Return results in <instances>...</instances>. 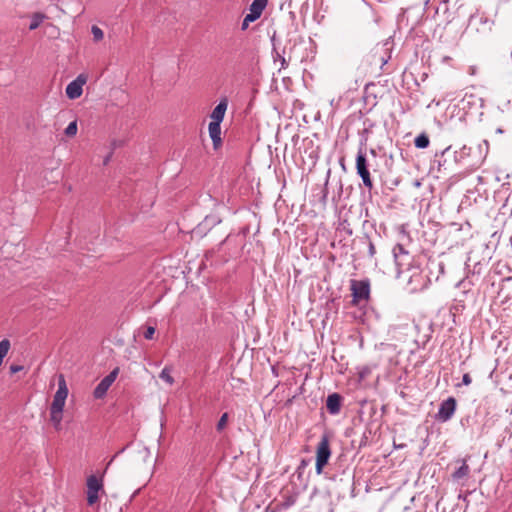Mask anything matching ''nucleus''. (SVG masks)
<instances>
[{
	"instance_id": "f257e3e1",
	"label": "nucleus",
	"mask_w": 512,
	"mask_h": 512,
	"mask_svg": "<svg viewBox=\"0 0 512 512\" xmlns=\"http://www.w3.org/2000/svg\"><path fill=\"white\" fill-rule=\"evenodd\" d=\"M372 126L373 124L369 123V125L365 127L361 132L360 148L357 152L355 163L356 173L361 178L364 187L368 190L369 193H371L374 188V183L369 170L372 164L369 162L363 146H366Z\"/></svg>"
},
{
	"instance_id": "aec40b11",
	"label": "nucleus",
	"mask_w": 512,
	"mask_h": 512,
	"mask_svg": "<svg viewBox=\"0 0 512 512\" xmlns=\"http://www.w3.org/2000/svg\"><path fill=\"white\" fill-rule=\"evenodd\" d=\"M337 230L340 233H344L346 236H349V237L352 236V234H353V228L347 219H343L340 221Z\"/></svg>"
},
{
	"instance_id": "4be33fe9",
	"label": "nucleus",
	"mask_w": 512,
	"mask_h": 512,
	"mask_svg": "<svg viewBox=\"0 0 512 512\" xmlns=\"http://www.w3.org/2000/svg\"><path fill=\"white\" fill-rule=\"evenodd\" d=\"M272 55L274 62H280V69H286L288 67V61L285 59L283 54L276 50L275 47L273 48Z\"/></svg>"
},
{
	"instance_id": "39448f33",
	"label": "nucleus",
	"mask_w": 512,
	"mask_h": 512,
	"mask_svg": "<svg viewBox=\"0 0 512 512\" xmlns=\"http://www.w3.org/2000/svg\"><path fill=\"white\" fill-rule=\"evenodd\" d=\"M331 456L330 442L327 434H323L317 445L316 450V473L321 474L324 466L328 463Z\"/></svg>"
},
{
	"instance_id": "20e7f679",
	"label": "nucleus",
	"mask_w": 512,
	"mask_h": 512,
	"mask_svg": "<svg viewBox=\"0 0 512 512\" xmlns=\"http://www.w3.org/2000/svg\"><path fill=\"white\" fill-rule=\"evenodd\" d=\"M493 23L484 15H470L467 30L469 33H477L481 36H487L492 31Z\"/></svg>"
},
{
	"instance_id": "f3484780",
	"label": "nucleus",
	"mask_w": 512,
	"mask_h": 512,
	"mask_svg": "<svg viewBox=\"0 0 512 512\" xmlns=\"http://www.w3.org/2000/svg\"><path fill=\"white\" fill-rule=\"evenodd\" d=\"M470 468L466 463V460H461V466L452 473L453 480H461L469 475Z\"/></svg>"
},
{
	"instance_id": "2eb2a0df",
	"label": "nucleus",
	"mask_w": 512,
	"mask_h": 512,
	"mask_svg": "<svg viewBox=\"0 0 512 512\" xmlns=\"http://www.w3.org/2000/svg\"><path fill=\"white\" fill-rule=\"evenodd\" d=\"M471 147L463 145L459 150L454 152V160L457 164L466 165L468 163V158L471 154Z\"/></svg>"
},
{
	"instance_id": "cd10ccee",
	"label": "nucleus",
	"mask_w": 512,
	"mask_h": 512,
	"mask_svg": "<svg viewBox=\"0 0 512 512\" xmlns=\"http://www.w3.org/2000/svg\"><path fill=\"white\" fill-rule=\"evenodd\" d=\"M227 420H228V414L227 413L222 414V416L220 417V419L217 423V426H216L218 431H221L225 428V426L227 424Z\"/></svg>"
},
{
	"instance_id": "5701e85b",
	"label": "nucleus",
	"mask_w": 512,
	"mask_h": 512,
	"mask_svg": "<svg viewBox=\"0 0 512 512\" xmlns=\"http://www.w3.org/2000/svg\"><path fill=\"white\" fill-rule=\"evenodd\" d=\"M159 377L165 381L166 383H168L169 385H172L174 383V379L173 377L171 376V369L168 368V367H164L162 369V371L160 372V375Z\"/></svg>"
},
{
	"instance_id": "0eeeda50",
	"label": "nucleus",
	"mask_w": 512,
	"mask_h": 512,
	"mask_svg": "<svg viewBox=\"0 0 512 512\" xmlns=\"http://www.w3.org/2000/svg\"><path fill=\"white\" fill-rule=\"evenodd\" d=\"M457 401L454 397H448L440 403L435 419L439 422L449 421L456 411Z\"/></svg>"
},
{
	"instance_id": "423d86ee",
	"label": "nucleus",
	"mask_w": 512,
	"mask_h": 512,
	"mask_svg": "<svg viewBox=\"0 0 512 512\" xmlns=\"http://www.w3.org/2000/svg\"><path fill=\"white\" fill-rule=\"evenodd\" d=\"M393 255L399 272L408 271L412 265V256L402 244H396L393 248Z\"/></svg>"
},
{
	"instance_id": "72a5a7b5",
	"label": "nucleus",
	"mask_w": 512,
	"mask_h": 512,
	"mask_svg": "<svg viewBox=\"0 0 512 512\" xmlns=\"http://www.w3.org/2000/svg\"><path fill=\"white\" fill-rule=\"evenodd\" d=\"M251 22H254V20H247V15L244 17L241 29L246 30Z\"/></svg>"
},
{
	"instance_id": "4c0bfd02",
	"label": "nucleus",
	"mask_w": 512,
	"mask_h": 512,
	"mask_svg": "<svg viewBox=\"0 0 512 512\" xmlns=\"http://www.w3.org/2000/svg\"><path fill=\"white\" fill-rule=\"evenodd\" d=\"M450 59H451L450 57L445 56V57L443 58V61H444V62H446V61H449Z\"/></svg>"
},
{
	"instance_id": "a211bd4d",
	"label": "nucleus",
	"mask_w": 512,
	"mask_h": 512,
	"mask_svg": "<svg viewBox=\"0 0 512 512\" xmlns=\"http://www.w3.org/2000/svg\"><path fill=\"white\" fill-rule=\"evenodd\" d=\"M430 140L425 133H421L415 138L414 144L416 148L425 149L429 146Z\"/></svg>"
},
{
	"instance_id": "6ab92c4d",
	"label": "nucleus",
	"mask_w": 512,
	"mask_h": 512,
	"mask_svg": "<svg viewBox=\"0 0 512 512\" xmlns=\"http://www.w3.org/2000/svg\"><path fill=\"white\" fill-rule=\"evenodd\" d=\"M46 18V16L42 13H34L31 17V22H30V25H29V29L30 30H35L37 29L41 23L43 22V20Z\"/></svg>"
},
{
	"instance_id": "473e14b6",
	"label": "nucleus",
	"mask_w": 512,
	"mask_h": 512,
	"mask_svg": "<svg viewBox=\"0 0 512 512\" xmlns=\"http://www.w3.org/2000/svg\"><path fill=\"white\" fill-rule=\"evenodd\" d=\"M471 382H472V379H471L470 375L468 373H465L462 377V383L467 386V385L471 384Z\"/></svg>"
},
{
	"instance_id": "9d476101",
	"label": "nucleus",
	"mask_w": 512,
	"mask_h": 512,
	"mask_svg": "<svg viewBox=\"0 0 512 512\" xmlns=\"http://www.w3.org/2000/svg\"><path fill=\"white\" fill-rule=\"evenodd\" d=\"M86 83V78L79 75L75 80L71 81L66 87V95L69 99L74 100L79 98L83 93V85Z\"/></svg>"
},
{
	"instance_id": "e433bc0d",
	"label": "nucleus",
	"mask_w": 512,
	"mask_h": 512,
	"mask_svg": "<svg viewBox=\"0 0 512 512\" xmlns=\"http://www.w3.org/2000/svg\"><path fill=\"white\" fill-rule=\"evenodd\" d=\"M110 156L106 157L104 160V164L106 165L109 162Z\"/></svg>"
},
{
	"instance_id": "412c9836",
	"label": "nucleus",
	"mask_w": 512,
	"mask_h": 512,
	"mask_svg": "<svg viewBox=\"0 0 512 512\" xmlns=\"http://www.w3.org/2000/svg\"><path fill=\"white\" fill-rule=\"evenodd\" d=\"M62 413V411L50 410V420L57 430H59L61 427Z\"/></svg>"
},
{
	"instance_id": "7ed1b4c3",
	"label": "nucleus",
	"mask_w": 512,
	"mask_h": 512,
	"mask_svg": "<svg viewBox=\"0 0 512 512\" xmlns=\"http://www.w3.org/2000/svg\"><path fill=\"white\" fill-rule=\"evenodd\" d=\"M350 290L352 292V304L360 305L366 303L370 298V281L363 280H350Z\"/></svg>"
},
{
	"instance_id": "ddd939ff",
	"label": "nucleus",
	"mask_w": 512,
	"mask_h": 512,
	"mask_svg": "<svg viewBox=\"0 0 512 512\" xmlns=\"http://www.w3.org/2000/svg\"><path fill=\"white\" fill-rule=\"evenodd\" d=\"M267 4L268 0H253L250 5V12L247 14V20L256 21L258 18H260Z\"/></svg>"
},
{
	"instance_id": "f03ea898",
	"label": "nucleus",
	"mask_w": 512,
	"mask_h": 512,
	"mask_svg": "<svg viewBox=\"0 0 512 512\" xmlns=\"http://www.w3.org/2000/svg\"><path fill=\"white\" fill-rule=\"evenodd\" d=\"M390 58V52L386 45H377L366 56L365 62L371 66V72L380 75Z\"/></svg>"
},
{
	"instance_id": "2f4dec72",
	"label": "nucleus",
	"mask_w": 512,
	"mask_h": 512,
	"mask_svg": "<svg viewBox=\"0 0 512 512\" xmlns=\"http://www.w3.org/2000/svg\"><path fill=\"white\" fill-rule=\"evenodd\" d=\"M368 253H369L370 257H373L376 253L375 245L373 244V242L371 240H369V243H368Z\"/></svg>"
},
{
	"instance_id": "6e6552de",
	"label": "nucleus",
	"mask_w": 512,
	"mask_h": 512,
	"mask_svg": "<svg viewBox=\"0 0 512 512\" xmlns=\"http://www.w3.org/2000/svg\"><path fill=\"white\" fill-rule=\"evenodd\" d=\"M119 374V367L114 368L108 375H106L99 384L95 387L93 391V396L96 399H102L110 386L113 384V382L116 380L117 376Z\"/></svg>"
},
{
	"instance_id": "c9c22d12",
	"label": "nucleus",
	"mask_w": 512,
	"mask_h": 512,
	"mask_svg": "<svg viewBox=\"0 0 512 512\" xmlns=\"http://www.w3.org/2000/svg\"><path fill=\"white\" fill-rule=\"evenodd\" d=\"M451 146L445 148L442 152H441V156H443L446 152H448L450 150Z\"/></svg>"
},
{
	"instance_id": "c756f323",
	"label": "nucleus",
	"mask_w": 512,
	"mask_h": 512,
	"mask_svg": "<svg viewBox=\"0 0 512 512\" xmlns=\"http://www.w3.org/2000/svg\"><path fill=\"white\" fill-rule=\"evenodd\" d=\"M154 334H155V328L152 326H148L146 331L144 332V338L150 340L153 338Z\"/></svg>"
},
{
	"instance_id": "f8f14e48",
	"label": "nucleus",
	"mask_w": 512,
	"mask_h": 512,
	"mask_svg": "<svg viewBox=\"0 0 512 512\" xmlns=\"http://www.w3.org/2000/svg\"><path fill=\"white\" fill-rule=\"evenodd\" d=\"M228 107V99L226 97L220 99L219 103L216 105V107L213 109L212 113L210 114L211 121L222 123L226 110Z\"/></svg>"
},
{
	"instance_id": "b1692460",
	"label": "nucleus",
	"mask_w": 512,
	"mask_h": 512,
	"mask_svg": "<svg viewBox=\"0 0 512 512\" xmlns=\"http://www.w3.org/2000/svg\"><path fill=\"white\" fill-rule=\"evenodd\" d=\"M91 33L95 42H99L104 38L103 30L96 25L91 27Z\"/></svg>"
},
{
	"instance_id": "bb28decb",
	"label": "nucleus",
	"mask_w": 512,
	"mask_h": 512,
	"mask_svg": "<svg viewBox=\"0 0 512 512\" xmlns=\"http://www.w3.org/2000/svg\"><path fill=\"white\" fill-rule=\"evenodd\" d=\"M321 193H322V195H321L320 201L323 204V206H325L327 204V197H328V180H326Z\"/></svg>"
},
{
	"instance_id": "58836bf2",
	"label": "nucleus",
	"mask_w": 512,
	"mask_h": 512,
	"mask_svg": "<svg viewBox=\"0 0 512 512\" xmlns=\"http://www.w3.org/2000/svg\"><path fill=\"white\" fill-rule=\"evenodd\" d=\"M274 41H275V34L271 37V42L273 45H274Z\"/></svg>"
},
{
	"instance_id": "9b49d317",
	"label": "nucleus",
	"mask_w": 512,
	"mask_h": 512,
	"mask_svg": "<svg viewBox=\"0 0 512 512\" xmlns=\"http://www.w3.org/2000/svg\"><path fill=\"white\" fill-rule=\"evenodd\" d=\"M342 396L338 393L328 395L326 408L331 415H337L341 410Z\"/></svg>"
},
{
	"instance_id": "1a4fd4ad",
	"label": "nucleus",
	"mask_w": 512,
	"mask_h": 512,
	"mask_svg": "<svg viewBox=\"0 0 512 512\" xmlns=\"http://www.w3.org/2000/svg\"><path fill=\"white\" fill-rule=\"evenodd\" d=\"M102 489L100 480L91 475L87 479V503L93 505L98 501V492Z\"/></svg>"
},
{
	"instance_id": "7c9ffc66",
	"label": "nucleus",
	"mask_w": 512,
	"mask_h": 512,
	"mask_svg": "<svg viewBox=\"0 0 512 512\" xmlns=\"http://www.w3.org/2000/svg\"><path fill=\"white\" fill-rule=\"evenodd\" d=\"M23 370H24V366L23 365L12 364L9 367L10 374H15V373H18V372L23 371Z\"/></svg>"
},
{
	"instance_id": "393cba45",
	"label": "nucleus",
	"mask_w": 512,
	"mask_h": 512,
	"mask_svg": "<svg viewBox=\"0 0 512 512\" xmlns=\"http://www.w3.org/2000/svg\"><path fill=\"white\" fill-rule=\"evenodd\" d=\"M67 137H74L77 134V121L74 120L68 124L64 131Z\"/></svg>"
},
{
	"instance_id": "a878e982",
	"label": "nucleus",
	"mask_w": 512,
	"mask_h": 512,
	"mask_svg": "<svg viewBox=\"0 0 512 512\" xmlns=\"http://www.w3.org/2000/svg\"><path fill=\"white\" fill-rule=\"evenodd\" d=\"M64 406H65V401L64 400H59V399L53 398V401H52L51 406H50V410L62 411L63 412Z\"/></svg>"
},
{
	"instance_id": "f704fd0d",
	"label": "nucleus",
	"mask_w": 512,
	"mask_h": 512,
	"mask_svg": "<svg viewBox=\"0 0 512 512\" xmlns=\"http://www.w3.org/2000/svg\"><path fill=\"white\" fill-rule=\"evenodd\" d=\"M370 154L371 156H373L374 158L377 156V153H376V150L375 149H370Z\"/></svg>"
},
{
	"instance_id": "c85d7f7f",
	"label": "nucleus",
	"mask_w": 512,
	"mask_h": 512,
	"mask_svg": "<svg viewBox=\"0 0 512 512\" xmlns=\"http://www.w3.org/2000/svg\"><path fill=\"white\" fill-rule=\"evenodd\" d=\"M10 349V342L7 339H2V359L6 356Z\"/></svg>"
},
{
	"instance_id": "4468645a",
	"label": "nucleus",
	"mask_w": 512,
	"mask_h": 512,
	"mask_svg": "<svg viewBox=\"0 0 512 512\" xmlns=\"http://www.w3.org/2000/svg\"><path fill=\"white\" fill-rule=\"evenodd\" d=\"M208 131L214 149H218L222 145L221 123L211 121L208 126Z\"/></svg>"
},
{
	"instance_id": "dca6fc26",
	"label": "nucleus",
	"mask_w": 512,
	"mask_h": 512,
	"mask_svg": "<svg viewBox=\"0 0 512 512\" xmlns=\"http://www.w3.org/2000/svg\"><path fill=\"white\" fill-rule=\"evenodd\" d=\"M67 396L68 388L66 386V381L64 379V376L60 375L58 381V389L53 398L66 401Z\"/></svg>"
}]
</instances>
